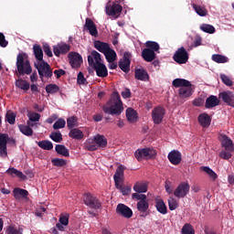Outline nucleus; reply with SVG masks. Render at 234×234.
Masks as SVG:
<instances>
[{
  "instance_id": "f257e3e1",
  "label": "nucleus",
  "mask_w": 234,
  "mask_h": 234,
  "mask_svg": "<svg viewBox=\"0 0 234 234\" xmlns=\"http://www.w3.org/2000/svg\"><path fill=\"white\" fill-rule=\"evenodd\" d=\"M102 110L105 114H111V116H120L123 112V102L118 91L112 92V97L107 101L106 106H103Z\"/></svg>"
},
{
  "instance_id": "f03ea898",
  "label": "nucleus",
  "mask_w": 234,
  "mask_h": 234,
  "mask_svg": "<svg viewBox=\"0 0 234 234\" xmlns=\"http://www.w3.org/2000/svg\"><path fill=\"white\" fill-rule=\"evenodd\" d=\"M88 64L91 69H94L99 78H107L109 76L107 66L101 63V54L98 51L92 50L90 52V55L88 56Z\"/></svg>"
},
{
  "instance_id": "7ed1b4c3",
  "label": "nucleus",
  "mask_w": 234,
  "mask_h": 234,
  "mask_svg": "<svg viewBox=\"0 0 234 234\" xmlns=\"http://www.w3.org/2000/svg\"><path fill=\"white\" fill-rule=\"evenodd\" d=\"M172 85L176 87V89L180 88L178 94L183 100L193 96V84H191V81L186 79H176L173 80Z\"/></svg>"
},
{
  "instance_id": "20e7f679",
  "label": "nucleus",
  "mask_w": 234,
  "mask_h": 234,
  "mask_svg": "<svg viewBox=\"0 0 234 234\" xmlns=\"http://www.w3.org/2000/svg\"><path fill=\"white\" fill-rule=\"evenodd\" d=\"M84 147L87 151H98V149H103L107 147V138L105 135L96 134L85 141Z\"/></svg>"
},
{
  "instance_id": "39448f33",
  "label": "nucleus",
  "mask_w": 234,
  "mask_h": 234,
  "mask_svg": "<svg viewBox=\"0 0 234 234\" xmlns=\"http://www.w3.org/2000/svg\"><path fill=\"white\" fill-rule=\"evenodd\" d=\"M218 140L224 148V150L219 153L220 158H223V160H229V158L233 156L231 153H234L233 141L228 135L222 133L218 135Z\"/></svg>"
},
{
  "instance_id": "423d86ee",
  "label": "nucleus",
  "mask_w": 234,
  "mask_h": 234,
  "mask_svg": "<svg viewBox=\"0 0 234 234\" xmlns=\"http://www.w3.org/2000/svg\"><path fill=\"white\" fill-rule=\"evenodd\" d=\"M16 69L20 76H30L32 74V66L30 60L27 59L26 53H19L16 57Z\"/></svg>"
},
{
  "instance_id": "0eeeda50",
  "label": "nucleus",
  "mask_w": 234,
  "mask_h": 234,
  "mask_svg": "<svg viewBox=\"0 0 234 234\" xmlns=\"http://www.w3.org/2000/svg\"><path fill=\"white\" fill-rule=\"evenodd\" d=\"M35 68L38 72L41 81H43V78H47L48 80L52 78V68H50V65H48L45 60L35 63Z\"/></svg>"
},
{
  "instance_id": "6e6552de",
  "label": "nucleus",
  "mask_w": 234,
  "mask_h": 234,
  "mask_svg": "<svg viewBox=\"0 0 234 234\" xmlns=\"http://www.w3.org/2000/svg\"><path fill=\"white\" fill-rule=\"evenodd\" d=\"M156 154V150L153 147H146L137 149L134 153V156L138 162H142V160H149L151 158H154Z\"/></svg>"
},
{
  "instance_id": "1a4fd4ad",
  "label": "nucleus",
  "mask_w": 234,
  "mask_h": 234,
  "mask_svg": "<svg viewBox=\"0 0 234 234\" xmlns=\"http://www.w3.org/2000/svg\"><path fill=\"white\" fill-rule=\"evenodd\" d=\"M174 61L178 63V65H186L189 61V53L186 50V48H179L173 56Z\"/></svg>"
},
{
  "instance_id": "9d476101",
  "label": "nucleus",
  "mask_w": 234,
  "mask_h": 234,
  "mask_svg": "<svg viewBox=\"0 0 234 234\" xmlns=\"http://www.w3.org/2000/svg\"><path fill=\"white\" fill-rule=\"evenodd\" d=\"M131 58H133V54L129 51H125L122 58L119 61V68L122 72H125V74L131 71Z\"/></svg>"
},
{
  "instance_id": "9b49d317",
  "label": "nucleus",
  "mask_w": 234,
  "mask_h": 234,
  "mask_svg": "<svg viewBox=\"0 0 234 234\" xmlns=\"http://www.w3.org/2000/svg\"><path fill=\"white\" fill-rule=\"evenodd\" d=\"M189 189H191V187L189 186V183H187V182L180 183L177 186V187L175 189L174 196L176 198H184V197H187V195L189 193Z\"/></svg>"
},
{
  "instance_id": "f8f14e48",
  "label": "nucleus",
  "mask_w": 234,
  "mask_h": 234,
  "mask_svg": "<svg viewBox=\"0 0 234 234\" xmlns=\"http://www.w3.org/2000/svg\"><path fill=\"white\" fill-rule=\"evenodd\" d=\"M69 65L72 69H80L83 63V58L80 53L69 52L68 55Z\"/></svg>"
},
{
  "instance_id": "ddd939ff",
  "label": "nucleus",
  "mask_w": 234,
  "mask_h": 234,
  "mask_svg": "<svg viewBox=\"0 0 234 234\" xmlns=\"http://www.w3.org/2000/svg\"><path fill=\"white\" fill-rule=\"evenodd\" d=\"M116 213L119 217H123L124 218L133 217V209L122 203L117 205Z\"/></svg>"
},
{
  "instance_id": "4468645a",
  "label": "nucleus",
  "mask_w": 234,
  "mask_h": 234,
  "mask_svg": "<svg viewBox=\"0 0 234 234\" xmlns=\"http://www.w3.org/2000/svg\"><path fill=\"white\" fill-rule=\"evenodd\" d=\"M125 166L121 165L117 167L116 172L113 176L114 183L116 187H120L121 184H123Z\"/></svg>"
},
{
  "instance_id": "2eb2a0df",
  "label": "nucleus",
  "mask_w": 234,
  "mask_h": 234,
  "mask_svg": "<svg viewBox=\"0 0 234 234\" xmlns=\"http://www.w3.org/2000/svg\"><path fill=\"white\" fill-rule=\"evenodd\" d=\"M218 99L222 100L224 103L229 105V107H234V93L233 91H223L218 94Z\"/></svg>"
},
{
  "instance_id": "dca6fc26",
  "label": "nucleus",
  "mask_w": 234,
  "mask_h": 234,
  "mask_svg": "<svg viewBox=\"0 0 234 234\" xmlns=\"http://www.w3.org/2000/svg\"><path fill=\"white\" fill-rule=\"evenodd\" d=\"M70 52V45L69 44H58L53 47V53L57 58L62 55L69 54Z\"/></svg>"
},
{
  "instance_id": "f3484780",
  "label": "nucleus",
  "mask_w": 234,
  "mask_h": 234,
  "mask_svg": "<svg viewBox=\"0 0 234 234\" xmlns=\"http://www.w3.org/2000/svg\"><path fill=\"white\" fill-rule=\"evenodd\" d=\"M8 134L0 133V156L2 158H6L8 156V152H6V144H8Z\"/></svg>"
},
{
  "instance_id": "a211bd4d",
  "label": "nucleus",
  "mask_w": 234,
  "mask_h": 234,
  "mask_svg": "<svg viewBox=\"0 0 234 234\" xmlns=\"http://www.w3.org/2000/svg\"><path fill=\"white\" fill-rule=\"evenodd\" d=\"M84 30H87L90 36L96 37L98 36V27L92 19L87 17L84 25Z\"/></svg>"
},
{
  "instance_id": "6ab92c4d",
  "label": "nucleus",
  "mask_w": 234,
  "mask_h": 234,
  "mask_svg": "<svg viewBox=\"0 0 234 234\" xmlns=\"http://www.w3.org/2000/svg\"><path fill=\"white\" fill-rule=\"evenodd\" d=\"M84 203L86 206H90V207L98 208L100 207L101 204L100 201L92 194H86L84 196Z\"/></svg>"
},
{
  "instance_id": "aec40b11",
  "label": "nucleus",
  "mask_w": 234,
  "mask_h": 234,
  "mask_svg": "<svg viewBox=\"0 0 234 234\" xmlns=\"http://www.w3.org/2000/svg\"><path fill=\"white\" fill-rule=\"evenodd\" d=\"M168 160L173 165H178L182 162V154L177 150H173L168 154Z\"/></svg>"
},
{
  "instance_id": "412c9836",
  "label": "nucleus",
  "mask_w": 234,
  "mask_h": 234,
  "mask_svg": "<svg viewBox=\"0 0 234 234\" xmlns=\"http://www.w3.org/2000/svg\"><path fill=\"white\" fill-rule=\"evenodd\" d=\"M122 10H123V7H122V5L119 4L106 5L107 16H118L119 14H122Z\"/></svg>"
},
{
  "instance_id": "4be33fe9",
  "label": "nucleus",
  "mask_w": 234,
  "mask_h": 234,
  "mask_svg": "<svg viewBox=\"0 0 234 234\" xmlns=\"http://www.w3.org/2000/svg\"><path fill=\"white\" fill-rule=\"evenodd\" d=\"M142 58L147 63H151V61L156 59V53H154V50H151V48H144L142 51Z\"/></svg>"
},
{
  "instance_id": "5701e85b",
  "label": "nucleus",
  "mask_w": 234,
  "mask_h": 234,
  "mask_svg": "<svg viewBox=\"0 0 234 234\" xmlns=\"http://www.w3.org/2000/svg\"><path fill=\"white\" fill-rule=\"evenodd\" d=\"M135 80L139 81H149V73L144 69H136L134 70Z\"/></svg>"
},
{
  "instance_id": "b1692460",
  "label": "nucleus",
  "mask_w": 234,
  "mask_h": 234,
  "mask_svg": "<svg viewBox=\"0 0 234 234\" xmlns=\"http://www.w3.org/2000/svg\"><path fill=\"white\" fill-rule=\"evenodd\" d=\"M218 105H220V100H218V97L210 95L207 98L205 102L206 109H213V107H218Z\"/></svg>"
},
{
  "instance_id": "393cba45",
  "label": "nucleus",
  "mask_w": 234,
  "mask_h": 234,
  "mask_svg": "<svg viewBox=\"0 0 234 234\" xmlns=\"http://www.w3.org/2000/svg\"><path fill=\"white\" fill-rule=\"evenodd\" d=\"M69 138H72V140H83L85 138V134L81 130L78 128H72L69 133Z\"/></svg>"
},
{
  "instance_id": "a878e982",
  "label": "nucleus",
  "mask_w": 234,
  "mask_h": 234,
  "mask_svg": "<svg viewBox=\"0 0 234 234\" xmlns=\"http://www.w3.org/2000/svg\"><path fill=\"white\" fill-rule=\"evenodd\" d=\"M192 8L195 10L196 14L200 17H206L207 16V9L204 5H198L195 3L192 4Z\"/></svg>"
},
{
  "instance_id": "bb28decb",
  "label": "nucleus",
  "mask_w": 234,
  "mask_h": 234,
  "mask_svg": "<svg viewBox=\"0 0 234 234\" xmlns=\"http://www.w3.org/2000/svg\"><path fill=\"white\" fill-rule=\"evenodd\" d=\"M94 48L96 50H99V52L104 54L107 50H109V48H111V46L108 43L96 40L94 42Z\"/></svg>"
},
{
  "instance_id": "cd10ccee",
  "label": "nucleus",
  "mask_w": 234,
  "mask_h": 234,
  "mask_svg": "<svg viewBox=\"0 0 234 234\" xmlns=\"http://www.w3.org/2000/svg\"><path fill=\"white\" fill-rule=\"evenodd\" d=\"M155 207L158 213L161 215H167V206L162 199H157L155 202Z\"/></svg>"
},
{
  "instance_id": "c85d7f7f",
  "label": "nucleus",
  "mask_w": 234,
  "mask_h": 234,
  "mask_svg": "<svg viewBox=\"0 0 234 234\" xmlns=\"http://www.w3.org/2000/svg\"><path fill=\"white\" fill-rule=\"evenodd\" d=\"M7 175H10V176H17V178H20V180H27V176L23 174V172L12 167L6 170Z\"/></svg>"
},
{
  "instance_id": "c756f323",
  "label": "nucleus",
  "mask_w": 234,
  "mask_h": 234,
  "mask_svg": "<svg viewBox=\"0 0 234 234\" xmlns=\"http://www.w3.org/2000/svg\"><path fill=\"white\" fill-rule=\"evenodd\" d=\"M165 116V108L157 106L152 111V118H164Z\"/></svg>"
},
{
  "instance_id": "7c9ffc66",
  "label": "nucleus",
  "mask_w": 234,
  "mask_h": 234,
  "mask_svg": "<svg viewBox=\"0 0 234 234\" xmlns=\"http://www.w3.org/2000/svg\"><path fill=\"white\" fill-rule=\"evenodd\" d=\"M33 52H34L36 59H37L38 62L44 61L43 60V49L41 48V46L35 44L33 46Z\"/></svg>"
},
{
  "instance_id": "2f4dec72",
  "label": "nucleus",
  "mask_w": 234,
  "mask_h": 234,
  "mask_svg": "<svg viewBox=\"0 0 234 234\" xmlns=\"http://www.w3.org/2000/svg\"><path fill=\"white\" fill-rule=\"evenodd\" d=\"M200 170L203 171V173H206L211 178V180H217L218 178V176L213 169H211L209 166H201Z\"/></svg>"
},
{
  "instance_id": "473e14b6",
  "label": "nucleus",
  "mask_w": 234,
  "mask_h": 234,
  "mask_svg": "<svg viewBox=\"0 0 234 234\" xmlns=\"http://www.w3.org/2000/svg\"><path fill=\"white\" fill-rule=\"evenodd\" d=\"M104 56L108 61V63H112L114 61H116V51H114V49H112L111 48H109V49L104 53Z\"/></svg>"
},
{
  "instance_id": "72a5a7b5",
  "label": "nucleus",
  "mask_w": 234,
  "mask_h": 234,
  "mask_svg": "<svg viewBox=\"0 0 234 234\" xmlns=\"http://www.w3.org/2000/svg\"><path fill=\"white\" fill-rule=\"evenodd\" d=\"M14 197L16 200H19L20 198H25L28 196V191L22 189V188H15L13 190Z\"/></svg>"
},
{
  "instance_id": "f704fd0d",
  "label": "nucleus",
  "mask_w": 234,
  "mask_h": 234,
  "mask_svg": "<svg viewBox=\"0 0 234 234\" xmlns=\"http://www.w3.org/2000/svg\"><path fill=\"white\" fill-rule=\"evenodd\" d=\"M16 87L22 90H28V89H30V83L23 79H18L16 81Z\"/></svg>"
},
{
  "instance_id": "c9c22d12",
  "label": "nucleus",
  "mask_w": 234,
  "mask_h": 234,
  "mask_svg": "<svg viewBox=\"0 0 234 234\" xmlns=\"http://www.w3.org/2000/svg\"><path fill=\"white\" fill-rule=\"evenodd\" d=\"M137 209L141 213H145L147 209H149V202L147 201V199L140 200L137 203Z\"/></svg>"
},
{
  "instance_id": "e433bc0d",
  "label": "nucleus",
  "mask_w": 234,
  "mask_h": 234,
  "mask_svg": "<svg viewBox=\"0 0 234 234\" xmlns=\"http://www.w3.org/2000/svg\"><path fill=\"white\" fill-rule=\"evenodd\" d=\"M37 144L40 149H44L45 151H50L54 148V145L50 141H39L37 142Z\"/></svg>"
},
{
  "instance_id": "4c0bfd02",
  "label": "nucleus",
  "mask_w": 234,
  "mask_h": 234,
  "mask_svg": "<svg viewBox=\"0 0 234 234\" xmlns=\"http://www.w3.org/2000/svg\"><path fill=\"white\" fill-rule=\"evenodd\" d=\"M135 193H147V183H136L133 186Z\"/></svg>"
},
{
  "instance_id": "58836bf2",
  "label": "nucleus",
  "mask_w": 234,
  "mask_h": 234,
  "mask_svg": "<svg viewBox=\"0 0 234 234\" xmlns=\"http://www.w3.org/2000/svg\"><path fill=\"white\" fill-rule=\"evenodd\" d=\"M18 129L22 134H25V136H32V134H34V132L30 129V126L19 124Z\"/></svg>"
},
{
  "instance_id": "ea45409f",
  "label": "nucleus",
  "mask_w": 234,
  "mask_h": 234,
  "mask_svg": "<svg viewBox=\"0 0 234 234\" xmlns=\"http://www.w3.org/2000/svg\"><path fill=\"white\" fill-rule=\"evenodd\" d=\"M212 61H215V63H228L229 58L224 55L214 54L212 55Z\"/></svg>"
},
{
  "instance_id": "a19ab883",
  "label": "nucleus",
  "mask_w": 234,
  "mask_h": 234,
  "mask_svg": "<svg viewBox=\"0 0 234 234\" xmlns=\"http://www.w3.org/2000/svg\"><path fill=\"white\" fill-rule=\"evenodd\" d=\"M144 45L146 48H150V50H154V52H158V50H160V44L157 42L148 40Z\"/></svg>"
},
{
  "instance_id": "79ce46f5",
  "label": "nucleus",
  "mask_w": 234,
  "mask_h": 234,
  "mask_svg": "<svg viewBox=\"0 0 234 234\" xmlns=\"http://www.w3.org/2000/svg\"><path fill=\"white\" fill-rule=\"evenodd\" d=\"M58 154H62V156H69V149L63 144H57L55 147Z\"/></svg>"
},
{
  "instance_id": "37998d69",
  "label": "nucleus",
  "mask_w": 234,
  "mask_h": 234,
  "mask_svg": "<svg viewBox=\"0 0 234 234\" xmlns=\"http://www.w3.org/2000/svg\"><path fill=\"white\" fill-rule=\"evenodd\" d=\"M200 30L203 32H206L207 34H215V27L209 25V24H203L200 26Z\"/></svg>"
},
{
  "instance_id": "c03bdc74",
  "label": "nucleus",
  "mask_w": 234,
  "mask_h": 234,
  "mask_svg": "<svg viewBox=\"0 0 234 234\" xmlns=\"http://www.w3.org/2000/svg\"><path fill=\"white\" fill-rule=\"evenodd\" d=\"M46 92H48V94H56V92H59V86L48 84L46 86Z\"/></svg>"
},
{
  "instance_id": "a18cd8bd",
  "label": "nucleus",
  "mask_w": 234,
  "mask_h": 234,
  "mask_svg": "<svg viewBox=\"0 0 234 234\" xmlns=\"http://www.w3.org/2000/svg\"><path fill=\"white\" fill-rule=\"evenodd\" d=\"M181 234H195V229L191 226V224L186 223L183 226Z\"/></svg>"
},
{
  "instance_id": "49530a36",
  "label": "nucleus",
  "mask_w": 234,
  "mask_h": 234,
  "mask_svg": "<svg viewBox=\"0 0 234 234\" xmlns=\"http://www.w3.org/2000/svg\"><path fill=\"white\" fill-rule=\"evenodd\" d=\"M168 207L170 211H175V209L178 207V200H176L175 197H169Z\"/></svg>"
},
{
  "instance_id": "de8ad7c7",
  "label": "nucleus",
  "mask_w": 234,
  "mask_h": 234,
  "mask_svg": "<svg viewBox=\"0 0 234 234\" xmlns=\"http://www.w3.org/2000/svg\"><path fill=\"white\" fill-rule=\"evenodd\" d=\"M198 123L201 125V127L207 129V127L211 125V118H198Z\"/></svg>"
},
{
  "instance_id": "09e8293b",
  "label": "nucleus",
  "mask_w": 234,
  "mask_h": 234,
  "mask_svg": "<svg viewBox=\"0 0 234 234\" xmlns=\"http://www.w3.org/2000/svg\"><path fill=\"white\" fill-rule=\"evenodd\" d=\"M7 234H23V229L16 228L14 226H9L6 229Z\"/></svg>"
},
{
  "instance_id": "8fccbe9b",
  "label": "nucleus",
  "mask_w": 234,
  "mask_h": 234,
  "mask_svg": "<svg viewBox=\"0 0 234 234\" xmlns=\"http://www.w3.org/2000/svg\"><path fill=\"white\" fill-rule=\"evenodd\" d=\"M126 118H138V112L133 108H127L125 111Z\"/></svg>"
},
{
  "instance_id": "3c124183",
  "label": "nucleus",
  "mask_w": 234,
  "mask_h": 234,
  "mask_svg": "<svg viewBox=\"0 0 234 234\" xmlns=\"http://www.w3.org/2000/svg\"><path fill=\"white\" fill-rule=\"evenodd\" d=\"M51 163L53 165L56 167H63L64 165H67V161L64 159H59V158H54L51 160Z\"/></svg>"
},
{
  "instance_id": "603ef678",
  "label": "nucleus",
  "mask_w": 234,
  "mask_h": 234,
  "mask_svg": "<svg viewBox=\"0 0 234 234\" xmlns=\"http://www.w3.org/2000/svg\"><path fill=\"white\" fill-rule=\"evenodd\" d=\"M220 80L222 83H224V85H227V87H233V80H231V79H229V77H228L227 75L221 74Z\"/></svg>"
},
{
  "instance_id": "864d4df0",
  "label": "nucleus",
  "mask_w": 234,
  "mask_h": 234,
  "mask_svg": "<svg viewBox=\"0 0 234 234\" xmlns=\"http://www.w3.org/2000/svg\"><path fill=\"white\" fill-rule=\"evenodd\" d=\"M50 138H51V140H53V142H56L57 144H59V142H61V140H63L61 133H59V132L52 133L50 134Z\"/></svg>"
},
{
  "instance_id": "5fc2aeb1",
  "label": "nucleus",
  "mask_w": 234,
  "mask_h": 234,
  "mask_svg": "<svg viewBox=\"0 0 234 234\" xmlns=\"http://www.w3.org/2000/svg\"><path fill=\"white\" fill-rule=\"evenodd\" d=\"M69 214H61L58 219L59 224H62V226H69Z\"/></svg>"
},
{
  "instance_id": "6e6d98bb",
  "label": "nucleus",
  "mask_w": 234,
  "mask_h": 234,
  "mask_svg": "<svg viewBox=\"0 0 234 234\" xmlns=\"http://www.w3.org/2000/svg\"><path fill=\"white\" fill-rule=\"evenodd\" d=\"M67 124V122H65L63 119H58L54 124H53V129L56 131L58 129H63L65 125Z\"/></svg>"
},
{
  "instance_id": "4d7b16f0",
  "label": "nucleus",
  "mask_w": 234,
  "mask_h": 234,
  "mask_svg": "<svg viewBox=\"0 0 234 234\" xmlns=\"http://www.w3.org/2000/svg\"><path fill=\"white\" fill-rule=\"evenodd\" d=\"M67 123H68L69 129H73V127H78V119L68 118Z\"/></svg>"
},
{
  "instance_id": "13d9d810",
  "label": "nucleus",
  "mask_w": 234,
  "mask_h": 234,
  "mask_svg": "<svg viewBox=\"0 0 234 234\" xmlns=\"http://www.w3.org/2000/svg\"><path fill=\"white\" fill-rule=\"evenodd\" d=\"M77 82L79 83V85H86L87 79H85L83 72H79L77 77Z\"/></svg>"
},
{
  "instance_id": "bf43d9fd",
  "label": "nucleus",
  "mask_w": 234,
  "mask_h": 234,
  "mask_svg": "<svg viewBox=\"0 0 234 234\" xmlns=\"http://www.w3.org/2000/svg\"><path fill=\"white\" fill-rule=\"evenodd\" d=\"M27 125L29 127H37L39 125V118H29Z\"/></svg>"
},
{
  "instance_id": "052dcab7",
  "label": "nucleus",
  "mask_w": 234,
  "mask_h": 234,
  "mask_svg": "<svg viewBox=\"0 0 234 234\" xmlns=\"http://www.w3.org/2000/svg\"><path fill=\"white\" fill-rule=\"evenodd\" d=\"M116 188L120 189V191L122 195H130L131 194V186H122V183L120 184V187H116Z\"/></svg>"
},
{
  "instance_id": "680f3d73",
  "label": "nucleus",
  "mask_w": 234,
  "mask_h": 234,
  "mask_svg": "<svg viewBox=\"0 0 234 234\" xmlns=\"http://www.w3.org/2000/svg\"><path fill=\"white\" fill-rule=\"evenodd\" d=\"M43 50L48 58H52V49H50V46L48 44H45L43 46Z\"/></svg>"
},
{
  "instance_id": "e2e57ef3",
  "label": "nucleus",
  "mask_w": 234,
  "mask_h": 234,
  "mask_svg": "<svg viewBox=\"0 0 234 234\" xmlns=\"http://www.w3.org/2000/svg\"><path fill=\"white\" fill-rule=\"evenodd\" d=\"M0 47H2L3 48L8 47V42L6 41L5 34L3 33H0Z\"/></svg>"
},
{
  "instance_id": "0e129e2a",
  "label": "nucleus",
  "mask_w": 234,
  "mask_h": 234,
  "mask_svg": "<svg viewBox=\"0 0 234 234\" xmlns=\"http://www.w3.org/2000/svg\"><path fill=\"white\" fill-rule=\"evenodd\" d=\"M132 198H136V200H147V196L144 194H138L137 192L132 195Z\"/></svg>"
},
{
  "instance_id": "69168bd1",
  "label": "nucleus",
  "mask_w": 234,
  "mask_h": 234,
  "mask_svg": "<svg viewBox=\"0 0 234 234\" xmlns=\"http://www.w3.org/2000/svg\"><path fill=\"white\" fill-rule=\"evenodd\" d=\"M165 189L166 193H168V195L173 194V185H171V182L165 181Z\"/></svg>"
},
{
  "instance_id": "338daca9",
  "label": "nucleus",
  "mask_w": 234,
  "mask_h": 234,
  "mask_svg": "<svg viewBox=\"0 0 234 234\" xmlns=\"http://www.w3.org/2000/svg\"><path fill=\"white\" fill-rule=\"evenodd\" d=\"M204 103H205V101L202 98H197L193 101V105L195 107H202V105H204Z\"/></svg>"
},
{
  "instance_id": "774afa93",
  "label": "nucleus",
  "mask_w": 234,
  "mask_h": 234,
  "mask_svg": "<svg viewBox=\"0 0 234 234\" xmlns=\"http://www.w3.org/2000/svg\"><path fill=\"white\" fill-rule=\"evenodd\" d=\"M131 94H132L131 90L128 88H125V90L123 91H122L121 96H122V98L124 100H127V99L131 98Z\"/></svg>"
}]
</instances>
